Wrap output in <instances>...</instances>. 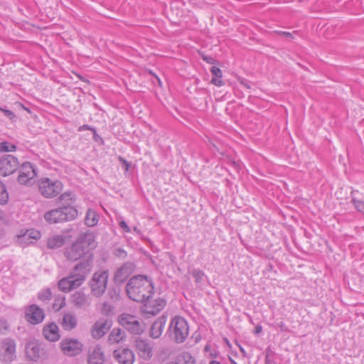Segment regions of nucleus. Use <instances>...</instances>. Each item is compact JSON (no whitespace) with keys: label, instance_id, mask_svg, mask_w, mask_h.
Masks as SVG:
<instances>
[{"label":"nucleus","instance_id":"nucleus-1","mask_svg":"<svg viewBox=\"0 0 364 364\" xmlns=\"http://www.w3.org/2000/svg\"><path fill=\"white\" fill-rule=\"evenodd\" d=\"M126 291L129 299L142 303L151 298L154 294V287L147 277L138 275L129 279L126 286Z\"/></svg>","mask_w":364,"mask_h":364},{"label":"nucleus","instance_id":"nucleus-2","mask_svg":"<svg viewBox=\"0 0 364 364\" xmlns=\"http://www.w3.org/2000/svg\"><path fill=\"white\" fill-rule=\"evenodd\" d=\"M90 271V259L87 262H79L67 277L58 282V288L66 293L78 288L84 282Z\"/></svg>","mask_w":364,"mask_h":364},{"label":"nucleus","instance_id":"nucleus-3","mask_svg":"<svg viewBox=\"0 0 364 364\" xmlns=\"http://www.w3.org/2000/svg\"><path fill=\"white\" fill-rule=\"evenodd\" d=\"M168 331L171 337L177 343L185 341L189 333V326L186 320L181 316H175L171 321Z\"/></svg>","mask_w":364,"mask_h":364},{"label":"nucleus","instance_id":"nucleus-4","mask_svg":"<svg viewBox=\"0 0 364 364\" xmlns=\"http://www.w3.org/2000/svg\"><path fill=\"white\" fill-rule=\"evenodd\" d=\"M77 215L75 208L59 207L46 213L44 218L49 223H57L74 220Z\"/></svg>","mask_w":364,"mask_h":364},{"label":"nucleus","instance_id":"nucleus-5","mask_svg":"<svg viewBox=\"0 0 364 364\" xmlns=\"http://www.w3.org/2000/svg\"><path fill=\"white\" fill-rule=\"evenodd\" d=\"M109 271L99 270L95 272L90 281V287L92 294L97 296H101L105 291L107 287Z\"/></svg>","mask_w":364,"mask_h":364},{"label":"nucleus","instance_id":"nucleus-6","mask_svg":"<svg viewBox=\"0 0 364 364\" xmlns=\"http://www.w3.org/2000/svg\"><path fill=\"white\" fill-rule=\"evenodd\" d=\"M63 187V183L58 180L53 181L48 178H42L38 181L41 194L48 198L57 196L62 191Z\"/></svg>","mask_w":364,"mask_h":364},{"label":"nucleus","instance_id":"nucleus-7","mask_svg":"<svg viewBox=\"0 0 364 364\" xmlns=\"http://www.w3.org/2000/svg\"><path fill=\"white\" fill-rule=\"evenodd\" d=\"M119 323L130 333L139 335L144 331V325L133 315L122 314L119 317Z\"/></svg>","mask_w":364,"mask_h":364},{"label":"nucleus","instance_id":"nucleus-8","mask_svg":"<svg viewBox=\"0 0 364 364\" xmlns=\"http://www.w3.org/2000/svg\"><path fill=\"white\" fill-rule=\"evenodd\" d=\"M60 349L65 355L74 357L82 352L83 344L76 338H65L60 343Z\"/></svg>","mask_w":364,"mask_h":364},{"label":"nucleus","instance_id":"nucleus-9","mask_svg":"<svg viewBox=\"0 0 364 364\" xmlns=\"http://www.w3.org/2000/svg\"><path fill=\"white\" fill-rule=\"evenodd\" d=\"M76 242L82 246V248L87 252V259L83 262H87L90 259L91 267L93 262V255L90 252V250L95 248L97 246L95 235L91 232L83 233L79 236Z\"/></svg>","mask_w":364,"mask_h":364},{"label":"nucleus","instance_id":"nucleus-10","mask_svg":"<svg viewBox=\"0 0 364 364\" xmlns=\"http://www.w3.org/2000/svg\"><path fill=\"white\" fill-rule=\"evenodd\" d=\"M36 176L34 166L30 162H25L19 167L17 181L21 185H30Z\"/></svg>","mask_w":364,"mask_h":364},{"label":"nucleus","instance_id":"nucleus-11","mask_svg":"<svg viewBox=\"0 0 364 364\" xmlns=\"http://www.w3.org/2000/svg\"><path fill=\"white\" fill-rule=\"evenodd\" d=\"M18 165V159L13 155L3 156L0 158V176H7L12 174L17 170Z\"/></svg>","mask_w":364,"mask_h":364},{"label":"nucleus","instance_id":"nucleus-12","mask_svg":"<svg viewBox=\"0 0 364 364\" xmlns=\"http://www.w3.org/2000/svg\"><path fill=\"white\" fill-rule=\"evenodd\" d=\"M25 318L31 324H38L45 318V313L43 309L36 304H31L26 308Z\"/></svg>","mask_w":364,"mask_h":364},{"label":"nucleus","instance_id":"nucleus-13","mask_svg":"<svg viewBox=\"0 0 364 364\" xmlns=\"http://www.w3.org/2000/svg\"><path fill=\"white\" fill-rule=\"evenodd\" d=\"M112 321L107 318H100L91 328V335L95 339H100L109 330Z\"/></svg>","mask_w":364,"mask_h":364},{"label":"nucleus","instance_id":"nucleus-14","mask_svg":"<svg viewBox=\"0 0 364 364\" xmlns=\"http://www.w3.org/2000/svg\"><path fill=\"white\" fill-rule=\"evenodd\" d=\"M144 302H145L144 306V313L152 316L161 311L166 304V300L161 298H158L154 300H150L149 298L146 299Z\"/></svg>","mask_w":364,"mask_h":364},{"label":"nucleus","instance_id":"nucleus-15","mask_svg":"<svg viewBox=\"0 0 364 364\" xmlns=\"http://www.w3.org/2000/svg\"><path fill=\"white\" fill-rule=\"evenodd\" d=\"M65 256L70 261H76L83 257L81 262L86 261L87 252L78 245L76 241L65 251Z\"/></svg>","mask_w":364,"mask_h":364},{"label":"nucleus","instance_id":"nucleus-16","mask_svg":"<svg viewBox=\"0 0 364 364\" xmlns=\"http://www.w3.org/2000/svg\"><path fill=\"white\" fill-rule=\"evenodd\" d=\"M135 347L139 355L144 360H150L153 355V346L146 340L138 338L135 341Z\"/></svg>","mask_w":364,"mask_h":364},{"label":"nucleus","instance_id":"nucleus-17","mask_svg":"<svg viewBox=\"0 0 364 364\" xmlns=\"http://www.w3.org/2000/svg\"><path fill=\"white\" fill-rule=\"evenodd\" d=\"M113 356L119 364H133L134 361V354L129 348L115 350Z\"/></svg>","mask_w":364,"mask_h":364},{"label":"nucleus","instance_id":"nucleus-18","mask_svg":"<svg viewBox=\"0 0 364 364\" xmlns=\"http://www.w3.org/2000/svg\"><path fill=\"white\" fill-rule=\"evenodd\" d=\"M70 301L78 309H86L90 305V298L81 291L74 292L70 296Z\"/></svg>","mask_w":364,"mask_h":364},{"label":"nucleus","instance_id":"nucleus-19","mask_svg":"<svg viewBox=\"0 0 364 364\" xmlns=\"http://www.w3.org/2000/svg\"><path fill=\"white\" fill-rule=\"evenodd\" d=\"M4 360L11 362L16 358V344L14 340L6 338L2 341Z\"/></svg>","mask_w":364,"mask_h":364},{"label":"nucleus","instance_id":"nucleus-20","mask_svg":"<svg viewBox=\"0 0 364 364\" xmlns=\"http://www.w3.org/2000/svg\"><path fill=\"white\" fill-rule=\"evenodd\" d=\"M133 264L132 263H125L119 267L115 272L114 281L117 284H122L132 272Z\"/></svg>","mask_w":364,"mask_h":364},{"label":"nucleus","instance_id":"nucleus-21","mask_svg":"<svg viewBox=\"0 0 364 364\" xmlns=\"http://www.w3.org/2000/svg\"><path fill=\"white\" fill-rule=\"evenodd\" d=\"M43 335L46 339L53 342L60 338L58 327L55 323L46 325L43 328Z\"/></svg>","mask_w":364,"mask_h":364},{"label":"nucleus","instance_id":"nucleus-22","mask_svg":"<svg viewBox=\"0 0 364 364\" xmlns=\"http://www.w3.org/2000/svg\"><path fill=\"white\" fill-rule=\"evenodd\" d=\"M166 322V318L164 316H160L154 321L150 328L149 336L152 338H159L163 332L164 326Z\"/></svg>","mask_w":364,"mask_h":364},{"label":"nucleus","instance_id":"nucleus-23","mask_svg":"<svg viewBox=\"0 0 364 364\" xmlns=\"http://www.w3.org/2000/svg\"><path fill=\"white\" fill-rule=\"evenodd\" d=\"M105 355L102 348L97 345L91 350L88 354V364H103Z\"/></svg>","mask_w":364,"mask_h":364},{"label":"nucleus","instance_id":"nucleus-24","mask_svg":"<svg viewBox=\"0 0 364 364\" xmlns=\"http://www.w3.org/2000/svg\"><path fill=\"white\" fill-rule=\"evenodd\" d=\"M62 328L65 331H72L77 324L76 316L71 313H66L63 315L60 322Z\"/></svg>","mask_w":364,"mask_h":364},{"label":"nucleus","instance_id":"nucleus-25","mask_svg":"<svg viewBox=\"0 0 364 364\" xmlns=\"http://www.w3.org/2000/svg\"><path fill=\"white\" fill-rule=\"evenodd\" d=\"M26 357L31 360L36 361L40 358V348L38 345L34 342H29L26 346Z\"/></svg>","mask_w":364,"mask_h":364},{"label":"nucleus","instance_id":"nucleus-26","mask_svg":"<svg viewBox=\"0 0 364 364\" xmlns=\"http://www.w3.org/2000/svg\"><path fill=\"white\" fill-rule=\"evenodd\" d=\"M40 232L35 230H29L23 235H19L18 240L19 243L31 244L33 243V240H38L40 238Z\"/></svg>","mask_w":364,"mask_h":364},{"label":"nucleus","instance_id":"nucleus-27","mask_svg":"<svg viewBox=\"0 0 364 364\" xmlns=\"http://www.w3.org/2000/svg\"><path fill=\"white\" fill-rule=\"evenodd\" d=\"M125 337L126 333L123 330L114 328L112 330L108 336V342L110 344L118 343L124 340Z\"/></svg>","mask_w":364,"mask_h":364},{"label":"nucleus","instance_id":"nucleus-28","mask_svg":"<svg viewBox=\"0 0 364 364\" xmlns=\"http://www.w3.org/2000/svg\"><path fill=\"white\" fill-rule=\"evenodd\" d=\"M65 243V237L61 235H56L49 237L47 240V247L49 249H57L62 247Z\"/></svg>","mask_w":364,"mask_h":364},{"label":"nucleus","instance_id":"nucleus-29","mask_svg":"<svg viewBox=\"0 0 364 364\" xmlns=\"http://www.w3.org/2000/svg\"><path fill=\"white\" fill-rule=\"evenodd\" d=\"M58 200L61 204L60 207L74 208L73 205L75 203V198L72 192H65L60 196Z\"/></svg>","mask_w":364,"mask_h":364},{"label":"nucleus","instance_id":"nucleus-30","mask_svg":"<svg viewBox=\"0 0 364 364\" xmlns=\"http://www.w3.org/2000/svg\"><path fill=\"white\" fill-rule=\"evenodd\" d=\"M85 224L89 227H92L97 223V213L91 209H88L85 216Z\"/></svg>","mask_w":364,"mask_h":364},{"label":"nucleus","instance_id":"nucleus-31","mask_svg":"<svg viewBox=\"0 0 364 364\" xmlns=\"http://www.w3.org/2000/svg\"><path fill=\"white\" fill-rule=\"evenodd\" d=\"M178 360L179 362H183V364H195L196 360L194 357H193L191 353L188 352H183L178 357Z\"/></svg>","mask_w":364,"mask_h":364},{"label":"nucleus","instance_id":"nucleus-32","mask_svg":"<svg viewBox=\"0 0 364 364\" xmlns=\"http://www.w3.org/2000/svg\"><path fill=\"white\" fill-rule=\"evenodd\" d=\"M65 306V298L64 296H58L55 298L53 309L55 311H59Z\"/></svg>","mask_w":364,"mask_h":364},{"label":"nucleus","instance_id":"nucleus-33","mask_svg":"<svg viewBox=\"0 0 364 364\" xmlns=\"http://www.w3.org/2000/svg\"><path fill=\"white\" fill-rule=\"evenodd\" d=\"M9 194L6 186L0 181V204L4 205L8 202Z\"/></svg>","mask_w":364,"mask_h":364},{"label":"nucleus","instance_id":"nucleus-34","mask_svg":"<svg viewBox=\"0 0 364 364\" xmlns=\"http://www.w3.org/2000/svg\"><path fill=\"white\" fill-rule=\"evenodd\" d=\"M52 298V292L49 288L41 291L38 294V299L41 301H50Z\"/></svg>","mask_w":364,"mask_h":364},{"label":"nucleus","instance_id":"nucleus-35","mask_svg":"<svg viewBox=\"0 0 364 364\" xmlns=\"http://www.w3.org/2000/svg\"><path fill=\"white\" fill-rule=\"evenodd\" d=\"M16 149V146L8 141L0 142V152H11Z\"/></svg>","mask_w":364,"mask_h":364},{"label":"nucleus","instance_id":"nucleus-36","mask_svg":"<svg viewBox=\"0 0 364 364\" xmlns=\"http://www.w3.org/2000/svg\"><path fill=\"white\" fill-rule=\"evenodd\" d=\"M191 275L195 279V282L197 284L201 283L203 280V278L205 277L204 272L200 269H196L192 270Z\"/></svg>","mask_w":364,"mask_h":364},{"label":"nucleus","instance_id":"nucleus-37","mask_svg":"<svg viewBox=\"0 0 364 364\" xmlns=\"http://www.w3.org/2000/svg\"><path fill=\"white\" fill-rule=\"evenodd\" d=\"M113 306L107 302H104L102 308L101 312L104 315H109L113 311Z\"/></svg>","mask_w":364,"mask_h":364},{"label":"nucleus","instance_id":"nucleus-38","mask_svg":"<svg viewBox=\"0 0 364 364\" xmlns=\"http://www.w3.org/2000/svg\"><path fill=\"white\" fill-rule=\"evenodd\" d=\"M352 202L358 211L364 213V202L363 200H356L355 198H352Z\"/></svg>","mask_w":364,"mask_h":364},{"label":"nucleus","instance_id":"nucleus-39","mask_svg":"<svg viewBox=\"0 0 364 364\" xmlns=\"http://www.w3.org/2000/svg\"><path fill=\"white\" fill-rule=\"evenodd\" d=\"M108 295L112 300H118L119 296V291L117 289H110L108 291Z\"/></svg>","mask_w":364,"mask_h":364},{"label":"nucleus","instance_id":"nucleus-40","mask_svg":"<svg viewBox=\"0 0 364 364\" xmlns=\"http://www.w3.org/2000/svg\"><path fill=\"white\" fill-rule=\"evenodd\" d=\"M210 72L215 76L214 77H222V70L219 68L213 66L210 68Z\"/></svg>","mask_w":364,"mask_h":364},{"label":"nucleus","instance_id":"nucleus-41","mask_svg":"<svg viewBox=\"0 0 364 364\" xmlns=\"http://www.w3.org/2000/svg\"><path fill=\"white\" fill-rule=\"evenodd\" d=\"M114 255L117 257L124 259L127 257V252L122 248H118L114 252Z\"/></svg>","mask_w":364,"mask_h":364},{"label":"nucleus","instance_id":"nucleus-42","mask_svg":"<svg viewBox=\"0 0 364 364\" xmlns=\"http://www.w3.org/2000/svg\"><path fill=\"white\" fill-rule=\"evenodd\" d=\"M9 328V325L6 320H0V332L4 333Z\"/></svg>","mask_w":364,"mask_h":364},{"label":"nucleus","instance_id":"nucleus-43","mask_svg":"<svg viewBox=\"0 0 364 364\" xmlns=\"http://www.w3.org/2000/svg\"><path fill=\"white\" fill-rule=\"evenodd\" d=\"M211 83L218 87L225 85L224 82L219 77H213L211 80Z\"/></svg>","mask_w":364,"mask_h":364},{"label":"nucleus","instance_id":"nucleus-44","mask_svg":"<svg viewBox=\"0 0 364 364\" xmlns=\"http://www.w3.org/2000/svg\"><path fill=\"white\" fill-rule=\"evenodd\" d=\"M78 130L79 131L90 130L93 132V134H96V129L94 127H92L91 126L87 125V124H84L82 126H80L79 127Z\"/></svg>","mask_w":364,"mask_h":364},{"label":"nucleus","instance_id":"nucleus-45","mask_svg":"<svg viewBox=\"0 0 364 364\" xmlns=\"http://www.w3.org/2000/svg\"><path fill=\"white\" fill-rule=\"evenodd\" d=\"M0 110H1L4 113L5 116H6L7 117H9L11 119L15 117V114L11 110L2 109L1 107H0Z\"/></svg>","mask_w":364,"mask_h":364},{"label":"nucleus","instance_id":"nucleus-46","mask_svg":"<svg viewBox=\"0 0 364 364\" xmlns=\"http://www.w3.org/2000/svg\"><path fill=\"white\" fill-rule=\"evenodd\" d=\"M119 226L126 232H129L131 231L129 227L127 225V223L125 221H121L119 223Z\"/></svg>","mask_w":364,"mask_h":364},{"label":"nucleus","instance_id":"nucleus-47","mask_svg":"<svg viewBox=\"0 0 364 364\" xmlns=\"http://www.w3.org/2000/svg\"><path fill=\"white\" fill-rule=\"evenodd\" d=\"M278 327L279 328V329L281 330V331L282 332H287L289 331L288 329V327L286 326V324L281 321L279 322L278 324H277Z\"/></svg>","mask_w":364,"mask_h":364},{"label":"nucleus","instance_id":"nucleus-48","mask_svg":"<svg viewBox=\"0 0 364 364\" xmlns=\"http://www.w3.org/2000/svg\"><path fill=\"white\" fill-rule=\"evenodd\" d=\"M277 33L279 35H282V36H285L287 38H293V35H292L291 33L286 32V31H277Z\"/></svg>","mask_w":364,"mask_h":364},{"label":"nucleus","instance_id":"nucleus-49","mask_svg":"<svg viewBox=\"0 0 364 364\" xmlns=\"http://www.w3.org/2000/svg\"><path fill=\"white\" fill-rule=\"evenodd\" d=\"M119 160H120V161L122 162L123 166L125 167V170L128 171V169L129 168V164L126 160L122 159V157H119Z\"/></svg>","mask_w":364,"mask_h":364},{"label":"nucleus","instance_id":"nucleus-50","mask_svg":"<svg viewBox=\"0 0 364 364\" xmlns=\"http://www.w3.org/2000/svg\"><path fill=\"white\" fill-rule=\"evenodd\" d=\"M203 60L205 61H206L207 63H210V64H213V62H214V59L212 58V57H209V56H203Z\"/></svg>","mask_w":364,"mask_h":364},{"label":"nucleus","instance_id":"nucleus-51","mask_svg":"<svg viewBox=\"0 0 364 364\" xmlns=\"http://www.w3.org/2000/svg\"><path fill=\"white\" fill-rule=\"evenodd\" d=\"M255 329H256V333H259L261 331L262 327L261 326H257L255 328Z\"/></svg>","mask_w":364,"mask_h":364},{"label":"nucleus","instance_id":"nucleus-52","mask_svg":"<svg viewBox=\"0 0 364 364\" xmlns=\"http://www.w3.org/2000/svg\"><path fill=\"white\" fill-rule=\"evenodd\" d=\"M209 364H221L220 362L217 360H211Z\"/></svg>","mask_w":364,"mask_h":364},{"label":"nucleus","instance_id":"nucleus-53","mask_svg":"<svg viewBox=\"0 0 364 364\" xmlns=\"http://www.w3.org/2000/svg\"><path fill=\"white\" fill-rule=\"evenodd\" d=\"M242 84L245 86V87H247V88H250V87L245 82H242Z\"/></svg>","mask_w":364,"mask_h":364},{"label":"nucleus","instance_id":"nucleus-54","mask_svg":"<svg viewBox=\"0 0 364 364\" xmlns=\"http://www.w3.org/2000/svg\"><path fill=\"white\" fill-rule=\"evenodd\" d=\"M94 134V139H97V137H98L97 134L96 133V134Z\"/></svg>","mask_w":364,"mask_h":364},{"label":"nucleus","instance_id":"nucleus-55","mask_svg":"<svg viewBox=\"0 0 364 364\" xmlns=\"http://www.w3.org/2000/svg\"><path fill=\"white\" fill-rule=\"evenodd\" d=\"M240 351H241L242 353H244V352H245V351H244V349H243L242 347H240Z\"/></svg>","mask_w":364,"mask_h":364}]
</instances>
